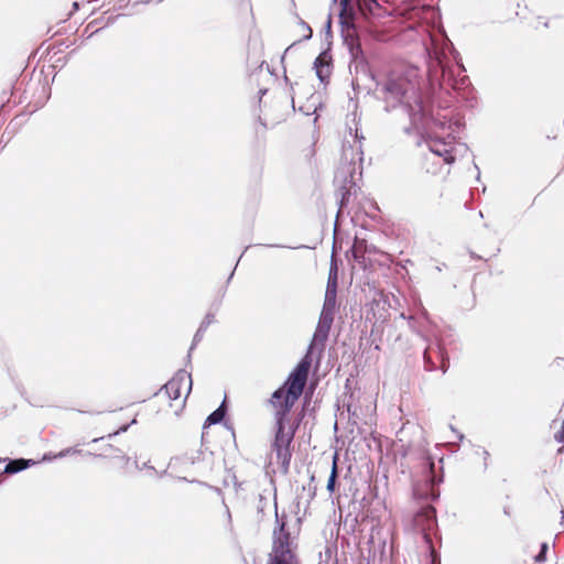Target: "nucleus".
Returning a JSON list of instances; mask_svg holds the SVG:
<instances>
[{
    "label": "nucleus",
    "mask_w": 564,
    "mask_h": 564,
    "mask_svg": "<svg viewBox=\"0 0 564 564\" xmlns=\"http://www.w3.org/2000/svg\"><path fill=\"white\" fill-rule=\"evenodd\" d=\"M379 91L383 96L387 112L401 106L408 113L410 126L403 129L405 134L415 131L417 145L424 142L429 150L443 158L445 163L455 162V148L452 147V143L444 138H433L432 132L444 130L446 127L455 132L459 128V121L453 122L447 119L446 115H441L440 110L435 108L434 99L422 91L419 68L408 67L403 73L390 74L381 84Z\"/></svg>",
    "instance_id": "obj_1"
},
{
    "label": "nucleus",
    "mask_w": 564,
    "mask_h": 564,
    "mask_svg": "<svg viewBox=\"0 0 564 564\" xmlns=\"http://www.w3.org/2000/svg\"><path fill=\"white\" fill-rule=\"evenodd\" d=\"M304 366L290 372L285 381L271 395L270 402L278 408L274 414V438L271 449L275 453L281 470L286 474L292 458L291 445L299 424H290L289 414L305 389Z\"/></svg>",
    "instance_id": "obj_2"
},
{
    "label": "nucleus",
    "mask_w": 564,
    "mask_h": 564,
    "mask_svg": "<svg viewBox=\"0 0 564 564\" xmlns=\"http://www.w3.org/2000/svg\"><path fill=\"white\" fill-rule=\"evenodd\" d=\"M421 478L413 481L412 492L417 501L424 503L414 514V527L422 533L427 547L434 546L432 533L437 529L436 509L430 502L440 498V485L443 482V473L436 471L435 460L430 454H423L421 459Z\"/></svg>",
    "instance_id": "obj_3"
},
{
    "label": "nucleus",
    "mask_w": 564,
    "mask_h": 564,
    "mask_svg": "<svg viewBox=\"0 0 564 564\" xmlns=\"http://www.w3.org/2000/svg\"><path fill=\"white\" fill-rule=\"evenodd\" d=\"M382 7L378 0H340L338 14L341 26V37L350 54L349 68L367 73L369 70L367 57L357 36V22L360 18L368 20L381 15Z\"/></svg>",
    "instance_id": "obj_4"
},
{
    "label": "nucleus",
    "mask_w": 564,
    "mask_h": 564,
    "mask_svg": "<svg viewBox=\"0 0 564 564\" xmlns=\"http://www.w3.org/2000/svg\"><path fill=\"white\" fill-rule=\"evenodd\" d=\"M402 31L426 33L430 24H436L440 20V11L431 4L421 3L420 0L403 1L398 8Z\"/></svg>",
    "instance_id": "obj_5"
},
{
    "label": "nucleus",
    "mask_w": 564,
    "mask_h": 564,
    "mask_svg": "<svg viewBox=\"0 0 564 564\" xmlns=\"http://www.w3.org/2000/svg\"><path fill=\"white\" fill-rule=\"evenodd\" d=\"M143 403H145L148 420L162 425L174 424L181 417L185 408V400L174 404L169 395L163 394L162 389L154 391L148 400L143 399Z\"/></svg>",
    "instance_id": "obj_6"
},
{
    "label": "nucleus",
    "mask_w": 564,
    "mask_h": 564,
    "mask_svg": "<svg viewBox=\"0 0 564 564\" xmlns=\"http://www.w3.org/2000/svg\"><path fill=\"white\" fill-rule=\"evenodd\" d=\"M275 507V527L272 534V552L267 564H299L297 556L290 549V532L286 530V516H279Z\"/></svg>",
    "instance_id": "obj_7"
},
{
    "label": "nucleus",
    "mask_w": 564,
    "mask_h": 564,
    "mask_svg": "<svg viewBox=\"0 0 564 564\" xmlns=\"http://www.w3.org/2000/svg\"><path fill=\"white\" fill-rule=\"evenodd\" d=\"M343 156L345 161H347V150L344 148ZM351 159L349 162L343 163L335 175V182L340 183L338 192L340 197L338 199V212L336 215V220H338L339 215L344 212V209L348 206L351 195H356L359 187L355 182V173L356 165ZM337 221H335V226Z\"/></svg>",
    "instance_id": "obj_8"
},
{
    "label": "nucleus",
    "mask_w": 564,
    "mask_h": 564,
    "mask_svg": "<svg viewBox=\"0 0 564 564\" xmlns=\"http://www.w3.org/2000/svg\"><path fill=\"white\" fill-rule=\"evenodd\" d=\"M333 319L319 317L317 322L316 329L313 334L312 340L307 347V350L305 355L301 358V360L296 364V366L292 369L291 372H294L297 370L301 366H304V372H305V383L308 379V373L312 367L313 362V350L316 346H319V354H322L325 349V344L328 339L329 332L333 325Z\"/></svg>",
    "instance_id": "obj_9"
},
{
    "label": "nucleus",
    "mask_w": 564,
    "mask_h": 564,
    "mask_svg": "<svg viewBox=\"0 0 564 564\" xmlns=\"http://www.w3.org/2000/svg\"><path fill=\"white\" fill-rule=\"evenodd\" d=\"M423 364L425 371H436L440 369L442 375L447 372L449 368V356L440 339L427 344L423 351Z\"/></svg>",
    "instance_id": "obj_10"
},
{
    "label": "nucleus",
    "mask_w": 564,
    "mask_h": 564,
    "mask_svg": "<svg viewBox=\"0 0 564 564\" xmlns=\"http://www.w3.org/2000/svg\"><path fill=\"white\" fill-rule=\"evenodd\" d=\"M187 384V391L184 400L186 401L188 394L192 391L193 380L192 375L187 372L185 369H180L175 372V375L160 389H162L163 394L169 395V399L173 401H177L181 397V389L184 384Z\"/></svg>",
    "instance_id": "obj_11"
},
{
    "label": "nucleus",
    "mask_w": 564,
    "mask_h": 564,
    "mask_svg": "<svg viewBox=\"0 0 564 564\" xmlns=\"http://www.w3.org/2000/svg\"><path fill=\"white\" fill-rule=\"evenodd\" d=\"M328 46H330V42H328ZM313 67L319 83L326 86L329 83V77L333 69L330 47H327L321 52V54L315 58Z\"/></svg>",
    "instance_id": "obj_12"
},
{
    "label": "nucleus",
    "mask_w": 564,
    "mask_h": 564,
    "mask_svg": "<svg viewBox=\"0 0 564 564\" xmlns=\"http://www.w3.org/2000/svg\"><path fill=\"white\" fill-rule=\"evenodd\" d=\"M375 251V246L369 245L366 239H360L356 237L352 246L347 251L346 256L347 258L352 259L355 262H357L362 269H366L368 265L366 254Z\"/></svg>",
    "instance_id": "obj_13"
},
{
    "label": "nucleus",
    "mask_w": 564,
    "mask_h": 564,
    "mask_svg": "<svg viewBox=\"0 0 564 564\" xmlns=\"http://www.w3.org/2000/svg\"><path fill=\"white\" fill-rule=\"evenodd\" d=\"M213 323H215V314L214 313H210L208 312L205 317L203 318V321L200 322L199 324V327L198 329L196 330V333L194 334V337H193V340H192V345L188 349V352H187V356H186V365H191L192 362V352L193 350L195 349V347L197 346V344L199 341H202L203 337H204V334L205 332L207 330V328L209 327V325H212Z\"/></svg>",
    "instance_id": "obj_14"
},
{
    "label": "nucleus",
    "mask_w": 564,
    "mask_h": 564,
    "mask_svg": "<svg viewBox=\"0 0 564 564\" xmlns=\"http://www.w3.org/2000/svg\"><path fill=\"white\" fill-rule=\"evenodd\" d=\"M184 459L186 462H188L191 466H196L206 459V455L203 451L197 449V451H192L189 453H185L180 456L172 457L169 463V468L177 469V464Z\"/></svg>",
    "instance_id": "obj_15"
},
{
    "label": "nucleus",
    "mask_w": 564,
    "mask_h": 564,
    "mask_svg": "<svg viewBox=\"0 0 564 564\" xmlns=\"http://www.w3.org/2000/svg\"><path fill=\"white\" fill-rule=\"evenodd\" d=\"M441 85L451 87L454 90H462L469 86L470 83L467 76H463L457 79L454 77V73L452 70L444 68L442 69Z\"/></svg>",
    "instance_id": "obj_16"
},
{
    "label": "nucleus",
    "mask_w": 564,
    "mask_h": 564,
    "mask_svg": "<svg viewBox=\"0 0 564 564\" xmlns=\"http://www.w3.org/2000/svg\"><path fill=\"white\" fill-rule=\"evenodd\" d=\"M426 321H427V311L425 308H422L420 316L409 315V317H408V324H409L410 329L413 333L421 336L423 338V340H425V341H427V338L424 335V328H425Z\"/></svg>",
    "instance_id": "obj_17"
},
{
    "label": "nucleus",
    "mask_w": 564,
    "mask_h": 564,
    "mask_svg": "<svg viewBox=\"0 0 564 564\" xmlns=\"http://www.w3.org/2000/svg\"><path fill=\"white\" fill-rule=\"evenodd\" d=\"M336 297H337V292H326L325 291L324 304H323L319 317H324V318L334 321L336 305H337Z\"/></svg>",
    "instance_id": "obj_18"
},
{
    "label": "nucleus",
    "mask_w": 564,
    "mask_h": 564,
    "mask_svg": "<svg viewBox=\"0 0 564 564\" xmlns=\"http://www.w3.org/2000/svg\"><path fill=\"white\" fill-rule=\"evenodd\" d=\"M338 289V265L334 253L330 258V264L327 276L326 292H337Z\"/></svg>",
    "instance_id": "obj_19"
},
{
    "label": "nucleus",
    "mask_w": 564,
    "mask_h": 564,
    "mask_svg": "<svg viewBox=\"0 0 564 564\" xmlns=\"http://www.w3.org/2000/svg\"><path fill=\"white\" fill-rule=\"evenodd\" d=\"M227 414V408L225 405V400L221 402V404L214 410L205 420L203 429H207L212 425L221 423Z\"/></svg>",
    "instance_id": "obj_20"
},
{
    "label": "nucleus",
    "mask_w": 564,
    "mask_h": 564,
    "mask_svg": "<svg viewBox=\"0 0 564 564\" xmlns=\"http://www.w3.org/2000/svg\"><path fill=\"white\" fill-rule=\"evenodd\" d=\"M33 464H34V462L31 459H23V458L13 459L7 464L4 471L7 474H15V473H19V471L30 467Z\"/></svg>",
    "instance_id": "obj_21"
},
{
    "label": "nucleus",
    "mask_w": 564,
    "mask_h": 564,
    "mask_svg": "<svg viewBox=\"0 0 564 564\" xmlns=\"http://www.w3.org/2000/svg\"><path fill=\"white\" fill-rule=\"evenodd\" d=\"M547 550H549V545L547 543L543 542L541 543L540 545V551L539 553L534 556V561L536 563H543L546 561V553H547Z\"/></svg>",
    "instance_id": "obj_22"
},
{
    "label": "nucleus",
    "mask_w": 564,
    "mask_h": 564,
    "mask_svg": "<svg viewBox=\"0 0 564 564\" xmlns=\"http://www.w3.org/2000/svg\"><path fill=\"white\" fill-rule=\"evenodd\" d=\"M430 554V564H441V557L434 546L427 547Z\"/></svg>",
    "instance_id": "obj_23"
},
{
    "label": "nucleus",
    "mask_w": 564,
    "mask_h": 564,
    "mask_svg": "<svg viewBox=\"0 0 564 564\" xmlns=\"http://www.w3.org/2000/svg\"><path fill=\"white\" fill-rule=\"evenodd\" d=\"M394 347L401 350H405L408 348V340H403L402 335H398L394 339Z\"/></svg>",
    "instance_id": "obj_24"
},
{
    "label": "nucleus",
    "mask_w": 564,
    "mask_h": 564,
    "mask_svg": "<svg viewBox=\"0 0 564 564\" xmlns=\"http://www.w3.org/2000/svg\"><path fill=\"white\" fill-rule=\"evenodd\" d=\"M337 479L338 478L328 477L326 489L328 490V492L330 495L335 494V491L337 489Z\"/></svg>",
    "instance_id": "obj_25"
},
{
    "label": "nucleus",
    "mask_w": 564,
    "mask_h": 564,
    "mask_svg": "<svg viewBox=\"0 0 564 564\" xmlns=\"http://www.w3.org/2000/svg\"><path fill=\"white\" fill-rule=\"evenodd\" d=\"M324 32H325V40L329 41V39L332 37V15L330 14H328L327 21L325 23Z\"/></svg>",
    "instance_id": "obj_26"
},
{
    "label": "nucleus",
    "mask_w": 564,
    "mask_h": 564,
    "mask_svg": "<svg viewBox=\"0 0 564 564\" xmlns=\"http://www.w3.org/2000/svg\"><path fill=\"white\" fill-rule=\"evenodd\" d=\"M337 462H338V455L335 454L333 456V465H332V470H330L329 477L338 478L339 471H338Z\"/></svg>",
    "instance_id": "obj_27"
},
{
    "label": "nucleus",
    "mask_w": 564,
    "mask_h": 564,
    "mask_svg": "<svg viewBox=\"0 0 564 564\" xmlns=\"http://www.w3.org/2000/svg\"><path fill=\"white\" fill-rule=\"evenodd\" d=\"M300 24L302 25V28H304L306 30V34L303 36V41H307V40H311L312 36H313V30L311 29V26L303 20H300Z\"/></svg>",
    "instance_id": "obj_28"
},
{
    "label": "nucleus",
    "mask_w": 564,
    "mask_h": 564,
    "mask_svg": "<svg viewBox=\"0 0 564 564\" xmlns=\"http://www.w3.org/2000/svg\"><path fill=\"white\" fill-rule=\"evenodd\" d=\"M477 454H480L484 458V469L486 470L488 468V459L490 457V454L487 449L478 447Z\"/></svg>",
    "instance_id": "obj_29"
},
{
    "label": "nucleus",
    "mask_w": 564,
    "mask_h": 564,
    "mask_svg": "<svg viewBox=\"0 0 564 564\" xmlns=\"http://www.w3.org/2000/svg\"><path fill=\"white\" fill-rule=\"evenodd\" d=\"M188 466H191L189 463L184 459L177 464V469H171V470L175 471V473L186 471Z\"/></svg>",
    "instance_id": "obj_30"
},
{
    "label": "nucleus",
    "mask_w": 564,
    "mask_h": 564,
    "mask_svg": "<svg viewBox=\"0 0 564 564\" xmlns=\"http://www.w3.org/2000/svg\"><path fill=\"white\" fill-rule=\"evenodd\" d=\"M343 406H345L347 409V412L350 414L351 413V403L350 401H346V399L343 400Z\"/></svg>",
    "instance_id": "obj_31"
},
{
    "label": "nucleus",
    "mask_w": 564,
    "mask_h": 564,
    "mask_svg": "<svg viewBox=\"0 0 564 564\" xmlns=\"http://www.w3.org/2000/svg\"><path fill=\"white\" fill-rule=\"evenodd\" d=\"M235 270H236V268H235V269L231 271V273L229 274V276H228V279H227V281H226V284H227V285L230 283L231 279L234 278Z\"/></svg>",
    "instance_id": "obj_32"
},
{
    "label": "nucleus",
    "mask_w": 564,
    "mask_h": 564,
    "mask_svg": "<svg viewBox=\"0 0 564 564\" xmlns=\"http://www.w3.org/2000/svg\"><path fill=\"white\" fill-rule=\"evenodd\" d=\"M267 91L268 90L265 88L260 89L259 93H258L259 94V98L261 99L267 94Z\"/></svg>",
    "instance_id": "obj_33"
},
{
    "label": "nucleus",
    "mask_w": 564,
    "mask_h": 564,
    "mask_svg": "<svg viewBox=\"0 0 564 564\" xmlns=\"http://www.w3.org/2000/svg\"><path fill=\"white\" fill-rule=\"evenodd\" d=\"M355 138L358 140V141H361L364 139V135L362 134H358V129H356L355 131Z\"/></svg>",
    "instance_id": "obj_34"
},
{
    "label": "nucleus",
    "mask_w": 564,
    "mask_h": 564,
    "mask_svg": "<svg viewBox=\"0 0 564 564\" xmlns=\"http://www.w3.org/2000/svg\"><path fill=\"white\" fill-rule=\"evenodd\" d=\"M220 304H221V300L218 302H214L212 306L217 311L219 308Z\"/></svg>",
    "instance_id": "obj_35"
},
{
    "label": "nucleus",
    "mask_w": 564,
    "mask_h": 564,
    "mask_svg": "<svg viewBox=\"0 0 564 564\" xmlns=\"http://www.w3.org/2000/svg\"><path fill=\"white\" fill-rule=\"evenodd\" d=\"M177 478H178L180 480H185V481H188V482H195V480H188L186 477L177 476Z\"/></svg>",
    "instance_id": "obj_36"
},
{
    "label": "nucleus",
    "mask_w": 564,
    "mask_h": 564,
    "mask_svg": "<svg viewBox=\"0 0 564 564\" xmlns=\"http://www.w3.org/2000/svg\"><path fill=\"white\" fill-rule=\"evenodd\" d=\"M358 154L360 155V156H359V160H360V161H362V150H361V148H360V147H359Z\"/></svg>",
    "instance_id": "obj_37"
},
{
    "label": "nucleus",
    "mask_w": 564,
    "mask_h": 564,
    "mask_svg": "<svg viewBox=\"0 0 564 564\" xmlns=\"http://www.w3.org/2000/svg\"><path fill=\"white\" fill-rule=\"evenodd\" d=\"M248 248H250V246L246 247L245 251L239 256L238 262L240 261V259H242V256L247 251Z\"/></svg>",
    "instance_id": "obj_38"
},
{
    "label": "nucleus",
    "mask_w": 564,
    "mask_h": 564,
    "mask_svg": "<svg viewBox=\"0 0 564 564\" xmlns=\"http://www.w3.org/2000/svg\"><path fill=\"white\" fill-rule=\"evenodd\" d=\"M400 317H401V318H403V319H408V317H409V316H408V315H405L404 313H401V314H400Z\"/></svg>",
    "instance_id": "obj_39"
},
{
    "label": "nucleus",
    "mask_w": 564,
    "mask_h": 564,
    "mask_svg": "<svg viewBox=\"0 0 564 564\" xmlns=\"http://www.w3.org/2000/svg\"><path fill=\"white\" fill-rule=\"evenodd\" d=\"M267 247L274 248V247H281V246L280 245H267Z\"/></svg>",
    "instance_id": "obj_40"
},
{
    "label": "nucleus",
    "mask_w": 564,
    "mask_h": 564,
    "mask_svg": "<svg viewBox=\"0 0 564 564\" xmlns=\"http://www.w3.org/2000/svg\"><path fill=\"white\" fill-rule=\"evenodd\" d=\"M258 512H263V507L259 506L258 507Z\"/></svg>",
    "instance_id": "obj_41"
},
{
    "label": "nucleus",
    "mask_w": 564,
    "mask_h": 564,
    "mask_svg": "<svg viewBox=\"0 0 564 564\" xmlns=\"http://www.w3.org/2000/svg\"><path fill=\"white\" fill-rule=\"evenodd\" d=\"M225 293H226V286L224 288V290L221 292V297L225 296Z\"/></svg>",
    "instance_id": "obj_42"
},
{
    "label": "nucleus",
    "mask_w": 564,
    "mask_h": 564,
    "mask_svg": "<svg viewBox=\"0 0 564 564\" xmlns=\"http://www.w3.org/2000/svg\"><path fill=\"white\" fill-rule=\"evenodd\" d=\"M264 497L260 495V502L264 501Z\"/></svg>",
    "instance_id": "obj_43"
},
{
    "label": "nucleus",
    "mask_w": 564,
    "mask_h": 564,
    "mask_svg": "<svg viewBox=\"0 0 564 564\" xmlns=\"http://www.w3.org/2000/svg\"><path fill=\"white\" fill-rule=\"evenodd\" d=\"M458 438L462 441L464 438V435L463 434H459L458 435Z\"/></svg>",
    "instance_id": "obj_44"
},
{
    "label": "nucleus",
    "mask_w": 564,
    "mask_h": 564,
    "mask_svg": "<svg viewBox=\"0 0 564 564\" xmlns=\"http://www.w3.org/2000/svg\"><path fill=\"white\" fill-rule=\"evenodd\" d=\"M561 513H562V521H564V511L562 510Z\"/></svg>",
    "instance_id": "obj_45"
},
{
    "label": "nucleus",
    "mask_w": 564,
    "mask_h": 564,
    "mask_svg": "<svg viewBox=\"0 0 564 564\" xmlns=\"http://www.w3.org/2000/svg\"><path fill=\"white\" fill-rule=\"evenodd\" d=\"M475 169H477V171L479 172L478 165H475Z\"/></svg>",
    "instance_id": "obj_46"
},
{
    "label": "nucleus",
    "mask_w": 564,
    "mask_h": 564,
    "mask_svg": "<svg viewBox=\"0 0 564 564\" xmlns=\"http://www.w3.org/2000/svg\"><path fill=\"white\" fill-rule=\"evenodd\" d=\"M338 0H333L334 3H336Z\"/></svg>",
    "instance_id": "obj_47"
}]
</instances>
